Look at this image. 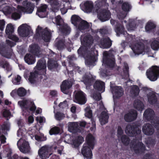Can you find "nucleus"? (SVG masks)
Wrapping results in <instances>:
<instances>
[{
    "label": "nucleus",
    "instance_id": "f257e3e1",
    "mask_svg": "<svg viewBox=\"0 0 159 159\" xmlns=\"http://www.w3.org/2000/svg\"><path fill=\"white\" fill-rule=\"evenodd\" d=\"M86 140V143L84 144L81 149V152L84 159H91L93 154L91 150L93 149L96 141L94 137L90 134L87 136Z\"/></svg>",
    "mask_w": 159,
    "mask_h": 159
},
{
    "label": "nucleus",
    "instance_id": "f03ea898",
    "mask_svg": "<svg viewBox=\"0 0 159 159\" xmlns=\"http://www.w3.org/2000/svg\"><path fill=\"white\" fill-rule=\"evenodd\" d=\"M23 6L18 5L17 9L12 12L11 18L15 20L19 19L20 17V13L23 12L27 14L31 13L34 11V5L27 0L24 1L22 2Z\"/></svg>",
    "mask_w": 159,
    "mask_h": 159
},
{
    "label": "nucleus",
    "instance_id": "7ed1b4c3",
    "mask_svg": "<svg viewBox=\"0 0 159 159\" xmlns=\"http://www.w3.org/2000/svg\"><path fill=\"white\" fill-rule=\"evenodd\" d=\"M48 2L50 3L52 7L53 12H57L58 11L59 9L62 14H64L67 12V9H71L70 2L72 0H65V3L62 4L61 2L54 0H46Z\"/></svg>",
    "mask_w": 159,
    "mask_h": 159
},
{
    "label": "nucleus",
    "instance_id": "20e7f679",
    "mask_svg": "<svg viewBox=\"0 0 159 159\" xmlns=\"http://www.w3.org/2000/svg\"><path fill=\"white\" fill-rule=\"evenodd\" d=\"M46 61L44 60H40L38 61L37 63L36 68L37 70L34 71V73H30V75L29 76L28 80L31 83H34L38 80L37 77V73L39 71L40 72L42 73L41 74L44 75L45 74L46 71Z\"/></svg>",
    "mask_w": 159,
    "mask_h": 159
},
{
    "label": "nucleus",
    "instance_id": "39448f33",
    "mask_svg": "<svg viewBox=\"0 0 159 159\" xmlns=\"http://www.w3.org/2000/svg\"><path fill=\"white\" fill-rule=\"evenodd\" d=\"M71 20L72 24L80 30H85L90 27V25L87 21L81 20L78 16L73 15Z\"/></svg>",
    "mask_w": 159,
    "mask_h": 159
},
{
    "label": "nucleus",
    "instance_id": "423d86ee",
    "mask_svg": "<svg viewBox=\"0 0 159 159\" xmlns=\"http://www.w3.org/2000/svg\"><path fill=\"white\" fill-rule=\"evenodd\" d=\"M133 42L130 44V47L132 49L135 55L140 54H144L145 51L144 46L143 43H139L138 41L134 39V37H132Z\"/></svg>",
    "mask_w": 159,
    "mask_h": 159
},
{
    "label": "nucleus",
    "instance_id": "0eeeda50",
    "mask_svg": "<svg viewBox=\"0 0 159 159\" xmlns=\"http://www.w3.org/2000/svg\"><path fill=\"white\" fill-rule=\"evenodd\" d=\"M146 74L147 78L150 80L156 81L159 77V67L152 66L147 70Z\"/></svg>",
    "mask_w": 159,
    "mask_h": 159
},
{
    "label": "nucleus",
    "instance_id": "6e6552de",
    "mask_svg": "<svg viewBox=\"0 0 159 159\" xmlns=\"http://www.w3.org/2000/svg\"><path fill=\"white\" fill-rule=\"evenodd\" d=\"M54 20L57 25L60 26V30L62 33L66 35L70 33V28L66 24L64 23L63 20L60 16L58 15L55 17Z\"/></svg>",
    "mask_w": 159,
    "mask_h": 159
},
{
    "label": "nucleus",
    "instance_id": "1a4fd4ad",
    "mask_svg": "<svg viewBox=\"0 0 159 159\" xmlns=\"http://www.w3.org/2000/svg\"><path fill=\"white\" fill-rule=\"evenodd\" d=\"M18 104L23 111L26 112L29 108L31 111H34L36 109V107L33 102L30 100L24 99L18 102Z\"/></svg>",
    "mask_w": 159,
    "mask_h": 159
},
{
    "label": "nucleus",
    "instance_id": "9d476101",
    "mask_svg": "<svg viewBox=\"0 0 159 159\" xmlns=\"http://www.w3.org/2000/svg\"><path fill=\"white\" fill-rule=\"evenodd\" d=\"M19 35L22 37H26L31 35L32 31L31 27L26 24H22L18 28Z\"/></svg>",
    "mask_w": 159,
    "mask_h": 159
},
{
    "label": "nucleus",
    "instance_id": "9b49d317",
    "mask_svg": "<svg viewBox=\"0 0 159 159\" xmlns=\"http://www.w3.org/2000/svg\"><path fill=\"white\" fill-rule=\"evenodd\" d=\"M17 145L19 150L23 153H28L30 148L28 141L24 138H21L17 142Z\"/></svg>",
    "mask_w": 159,
    "mask_h": 159
},
{
    "label": "nucleus",
    "instance_id": "f8f14e48",
    "mask_svg": "<svg viewBox=\"0 0 159 159\" xmlns=\"http://www.w3.org/2000/svg\"><path fill=\"white\" fill-rule=\"evenodd\" d=\"M74 101L80 105L85 104L87 101L86 95L81 91H75L74 94Z\"/></svg>",
    "mask_w": 159,
    "mask_h": 159
},
{
    "label": "nucleus",
    "instance_id": "ddd939ff",
    "mask_svg": "<svg viewBox=\"0 0 159 159\" xmlns=\"http://www.w3.org/2000/svg\"><path fill=\"white\" fill-rule=\"evenodd\" d=\"M42 33L41 38L45 42H49L50 39L51 34L47 29L42 30L41 27L38 26L36 29V35L34 36L36 38V36H40V34Z\"/></svg>",
    "mask_w": 159,
    "mask_h": 159
},
{
    "label": "nucleus",
    "instance_id": "4468645a",
    "mask_svg": "<svg viewBox=\"0 0 159 159\" xmlns=\"http://www.w3.org/2000/svg\"><path fill=\"white\" fill-rule=\"evenodd\" d=\"M6 0H0V10L6 16L10 15L15 11V8L11 6L6 5L5 2Z\"/></svg>",
    "mask_w": 159,
    "mask_h": 159
},
{
    "label": "nucleus",
    "instance_id": "2eb2a0df",
    "mask_svg": "<svg viewBox=\"0 0 159 159\" xmlns=\"http://www.w3.org/2000/svg\"><path fill=\"white\" fill-rule=\"evenodd\" d=\"M83 137L81 136L76 137L73 141L71 140V137L69 135H66L64 137V142L67 143L74 145L75 147H77L83 142Z\"/></svg>",
    "mask_w": 159,
    "mask_h": 159
},
{
    "label": "nucleus",
    "instance_id": "dca6fc26",
    "mask_svg": "<svg viewBox=\"0 0 159 159\" xmlns=\"http://www.w3.org/2000/svg\"><path fill=\"white\" fill-rule=\"evenodd\" d=\"M14 31L13 25L11 23L8 24L5 30L6 33L7 37L13 40L17 41L18 40V38L16 35L12 34Z\"/></svg>",
    "mask_w": 159,
    "mask_h": 159
},
{
    "label": "nucleus",
    "instance_id": "f3484780",
    "mask_svg": "<svg viewBox=\"0 0 159 159\" xmlns=\"http://www.w3.org/2000/svg\"><path fill=\"white\" fill-rule=\"evenodd\" d=\"M51 148L47 146L42 147L38 152V153L42 159H46L52 154Z\"/></svg>",
    "mask_w": 159,
    "mask_h": 159
},
{
    "label": "nucleus",
    "instance_id": "a211bd4d",
    "mask_svg": "<svg viewBox=\"0 0 159 159\" xmlns=\"http://www.w3.org/2000/svg\"><path fill=\"white\" fill-rule=\"evenodd\" d=\"M140 141L141 140H136L133 141L131 144V148L136 153L143 152L145 149L143 144Z\"/></svg>",
    "mask_w": 159,
    "mask_h": 159
},
{
    "label": "nucleus",
    "instance_id": "6ab92c4d",
    "mask_svg": "<svg viewBox=\"0 0 159 159\" xmlns=\"http://www.w3.org/2000/svg\"><path fill=\"white\" fill-rule=\"evenodd\" d=\"M111 91L114 98H119L122 96L123 94V91L120 86H114L111 84Z\"/></svg>",
    "mask_w": 159,
    "mask_h": 159
},
{
    "label": "nucleus",
    "instance_id": "aec40b11",
    "mask_svg": "<svg viewBox=\"0 0 159 159\" xmlns=\"http://www.w3.org/2000/svg\"><path fill=\"white\" fill-rule=\"evenodd\" d=\"M98 16L99 19L102 22L108 20L110 18V14L106 8L105 10L101 9L98 12Z\"/></svg>",
    "mask_w": 159,
    "mask_h": 159
},
{
    "label": "nucleus",
    "instance_id": "412c9836",
    "mask_svg": "<svg viewBox=\"0 0 159 159\" xmlns=\"http://www.w3.org/2000/svg\"><path fill=\"white\" fill-rule=\"evenodd\" d=\"M68 127L69 131L72 133L81 131V129L78 126V122H69L68 123Z\"/></svg>",
    "mask_w": 159,
    "mask_h": 159
},
{
    "label": "nucleus",
    "instance_id": "4be33fe9",
    "mask_svg": "<svg viewBox=\"0 0 159 159\" xmlns=\"http://www.w3.org/2000/svg\"><path fill=\"white\" fill-rule=\"evenodd\" d=\"M80 5L82 9L87 13L91 12L93 9V3L90 1H86Z\"/></svg>",
    "mask_w": 159,
    "mask_h": 159
},
{
    "label": "nucleus",
    "instance_id": "5701e85b",
    "mask_svg": "<svg viewBox=\"0 0 159 159\" xmlns=\"http://www.w3.org/2000/svg\"><path fill=\"white\" fill-rule=\"evenodd\" d=\"M108 52H103L102 65L103 64H107V66L110 67H112L115 65V60L113 58L112 60L108 59Z\"/></svg>",
    "mask_w": 159,
    "mask_h": 159
},
{
    "label": "nucleus",
    "instance_id": "b1692460",
    "mask_svg": "<svg viewBox=\"0 0 159 159\" xmlns=\"http://www.w3.org/2000/svg\"><path fill=\"white\" fill-rule=\"evenodd\" d=\"M137 116V114L136 111L131 110L125 116V120L128 122H130L135 120Z\"/></svg>",
    "mask_w": 159,
    "mask_h": 159
},
{
    "label": "nucleus",
    "instance_id": "393cba45",
    "mask_svg": "<svg viewBox=\"0 0 159 159\" xmlns=\"http://www.w3.org/2000/svg\"><path fill=\"white\" fill-rule=\"evenodd\" d=\"M72 85V83L70 81H63L61 85V89L62 92L65 94H67L68 89L71 87Z\"/></svg>",
    "mask_w": 159,
    "mask_h": 159
},
{
    "label": "nucleus",
    "instance_id": "a878e982",
    "mask_svg": "<svg viewBox=\"0 0 159 159\" xmlns=\"http://www.w3.org/2000/svg\"><path fill=\"white\" fill-rule=\"evenodd\" d=\"M47 6L46 5H42L38 9L36 14L40 17L44 18L47 16L45 12Z\"/></svg>",
    "mask_w": 159,
    "mask_h": 159
},
{
    "label": "nucleus",
    "instance_id": "bb28decb",
    "mask_svg": "<svg viewBox=\"0 0 159 159\" xmlns=\"http://www.w3.org/2000/svg\"><path fill=\"white\" fill-rule=\"evenodd\" d=\"M104 83L98 80L96 81L94 85V88L96 90L101 93L103 92L105 90Z\"/></svg>",
    "mask_w": 159,
    "mask_h": 159
},
{
    "label": "nucleus",
    "instance_id": "cd10ccee",
    "mask_svg": "<svg viewBox=\"0 0 159 159\" xmlns=\"http://www.w3.org/2000/svg\"><path fill=\"white\" fill-rule=\"evenodd\" d=\"M81 41L82 44L84 46H87L93 43V39L90 35L84 37L82 36L81 37Z\"/></svg>",
    "mask_w": 159,
    "mask_h": 159
},
{
    "label": "nucleus",
    "instance_id": "c85d7f7f",
    "mask_svg": "<svg viewBox=\"0 0 159 159\" xmlns=\"http://www.w3.org/2000/svg\"><path fill=\"white\" fill-rule=\"evenodd\" d=\"M143 132L146 135H150L153 134L154 129L150 124L144 125L142 129Z\"/></svg>",
    "mask_w": 159,
    "mask_h": 159
},
{
    "label": "nucleus",
    "instance_id": "c756f323",
    "mask_svg": "<svg viewBox=\"0 0 159 159\" xmlns=\"http://www.w3.org/2000/svg\"><path fill=\"white\" fill-rule=\"evenodd\" d=\"M109 116L107 113L103 111L99 116V120L101 125H104L108 122Z\"/></svg>",
    "mask_w": 159,
    "mask_h": 159
},
{
    "label": "nucleus",
    "instance_id": "7c9ffc66",
    "mask_svg": "<svg viewBox=\"0 0 159 159\" xmlns=\"http://www.w3.org/2000/svg\"><path fill=\"white\" fill-rule=\"evenodd\" d=\"M148 91L147 98L149 102L151 104L155 103L157 101V99L154 92L152 91Z\"/></svg>",
    "mask_w": 159,
    "mask_h": 159
},
{
    "label": "nucleus",
    "instance_id": "2f4dec72",
    "mask_svg": "<svg viewBox=\"0 0 159 159\" xmlns=\"http://www.w3.org/2000/svg\"><path fill=\"white\" fill-rule=\"evenodd\" d=\"M18 124L19 129L17 131V135L18 137H21L24 135L26 133L25 130L23 126V124L21 121H18Z\"/></svg>",
    "mask_w": 159,
    "mask_h": 159
},
{
    "label": "nucleus",
    "instance_id": "473e14b6",
    "mask_svg": "<svg viewBox=\"0 0 159 159\" xmlns=\"http://www.w3.org/2000/svg\"><path fill=\"white\" fill-rule=\"evenodd\" d=\"M25 61L28 64H34L36 61L34 57L31 54H27L24 57Z\"/></svg>",
    "mask_w": 159,
    "mask_h": 159
},
{
    "label": "nucleus",
    "instance_id": "72a5a7b5",
    "mask_svg": "<svg viewBox=\"0 0 159 159\" xmlns=\"http://www.w3.org/2000/svg\"><path fill=\"white\" fill-rule=\"evenodd\" d=\"M111 43L109 38L102 39L100 43V47L103 48H109L111 45Z\"/></svg>",
    "mask_w": 159,
    "mask_h": 159
},
{
    "label": "nucleus",
    "instance_id": "f704fd0d",
    "mask_svg": "<svg viewBox=\"0 0 159 159\" xmlns=\"http://www.w3.org/2000/svg\"><path fill=\"white\" fill-rule=\"evenodd\" d=\"M96 3V6L97 7L99 8V9H100V8H100V10L101 9L104 10L103 8L102 7H105L106 8L108 6V5L107 3L106 2V0H98L95 2ZM100 10H99V11ZM99 11H98V12Z\"/></svg>",
    "mask_w": 159,
    "mask_h": 159
},
{
    "label": "nucleus",
    "instance_id": "c9c22d12",
    "mask_svg": "<svg viewBox=\"0 0 159 159\" xmlns=\"http://www.w3.org/2000/svg\"><path fill=\"white\" fill-rule=\"evenodd\" d=\"M8 47L3 44V43L0 44V54L2 56L7 57L9 58L10 56H7V48Z\"/></svg>",
    "mask_w": 159,
    "mask_h": 159
},
{
    "label": "nucleus",
    "instance_id": "e433bc0d",
    "mask_svg": "<svg viewBox=\"0 0 159 159\" xmlns=\"http://www.w3.org/2000/svg\"><path fill=\"white\" fill-rule=\"evenodd\" d=\"M92 80V75H89L88 76H84L83 78L82 81H83L86 86V88L90 85Z\"/></svg>",
    "mask_w": 159,
    "mask_h": 159
},
{
    "label": "nucleus",
    "instance_id": "4c0bfd02",
    "mask_svg": "<svg viewBox=\"0 0 159 159\" xmlns=\"http://www.w3.org/2000/svg\"><path fill=\"white\" fill-rule=\"evenodd\" d=\"M134 107L139 111H142L144 108L143 103L139 100H137L134 101Z\"/></svg>",
    "mask_w": 159,
    "mask_h": 159
},
{
    "label": "nucleus",
    "instance_id": "58836bf2",
    "mask_svg": "<svg viewBox=\"0 0 159 159\" xmlns=\"http://www.w3.org/2000/svg\"><path fill=\"white\" fill-rule=\"evenodd\" d=\"M154 114L153 111L151 109H149L145 111L143 116L145 118L149 120L153 117Z\"/></svg>",
    "mask_w": 159,
    "mask_h": 159
},
{
    "label": "nucleus",
    "instance_id": "ea45409f",
    "mask_svg": "<svg viewBox=\"0 0 159 159\" xmlns=\"http://www.w3.org/2000/svg\"><path fill=\"white\" fill-rule=\"evenodd\" d=\"M115 30L118 35H120V34H125V33H126V32L124 31V27L122 25L118 24H116V27Z\"/></svg>",
    "mask_w": 159,
    "mask_h": 159
},
{
    "label": "nucleus",
    "instance_id": "a19ab883",
    "mask_svg": "<svg viewBox=\"0 0 159 159\" xmlns=\"http://www.w3.org/2000/svg\"><path fill=\"white\" fill-rule=\"evenodd\" d=\"M124 67L123 73L124 76L123 78L124 79H128L129 77L128 73L129 68L128 65L126 63H124Z\"/></svg>",
    "mask_w": 159,
    "mask_h": 159
},
{
    "label": "nucleus",
    "instance_id": "79ce46f5",
    "mask_svg": "<svg viewBox=\"0 0 159 159\" xmlns=\"http://www.w3.org/2000/svg\"><path fill=\"white\" fill-rule=\"evenodd\" d=\"M21 77L19 75H16L13 77L12 82L14 85H19L20 84Z\"/></svg>",
    "mask_w": 159,
    "mask_h": 159
},
{
    "label": "nucleus",
    "instance_id": "37998d69",
    "mask_svg": "<svg viewBox=\"0 0 159 159\" xmlns=\"http://www.w3.org/2000/svg\"><path fill=\"white\" fill-rule=\"evenodd\" d=\"M0 65L2 67L6 69L8 71H11L12 69L11 66L6 61L3 62L2 63H1Z\"/></svg>",
    "mask_w": 159,
    "mask_h": 159
},
{
    "label": "nucleus",
    "instance_id": "c03bdc74",
    "mask_svg": "<svg viewBox=\"0 0 159 159\" xmlns=\"http://www.w3.org/2000/svg\"><path fill=\"white\" fill-rule=\"evenodd\" d=\"M156 25L153 22H149L147 24L145 29L146 31H149L152 29L155 28Z\"/></svg>",
    "mask_w": 159,
    "mask_h": 159
},
{
    "label": "nucleus",
    "instance_id": "a18cd8bd",
    "mask_svg": "<svg viewBox=\"0 0 159 159\" xmlns=\"http://www.w3.org/2000/svg\"><path fill=\"white\" fill-rule=\"evenodd\" d=\"M85 111V116L86 117L90 118L92 116V112L90 108L89 107H87L84 109Z\"/></svg>",
    "mask_w": 159,
    "mask_h": 159
},
{
    "label": "nucleus",
    "instance_id": "49530a36",
    "mask_svg": "<svg viewBox=\"0 0 159 159\" xmlns=\"http://www.w3.org/2000/svg\"><path fill=\"white\" fill-rule=\"evenodd\" d=\"M59 128L57 127H55L50 129L49 133L50 135H52L58 134L59 133Z\"/></svg>",
    "mask_w": 159,
    "mask_h": 159
},
{
    "label": "nucleus",
    "instance_id": "de8ad7c7",
    "mask_svg": "<svg viewBox=\"0 0 159 159\" xmlns=\"http://www.w3.org/2000/svg\"><path fill=\"white\" fill-rule=\"evenodd\" d=\"M26 93V90L23 88L20 87L17 89V94L20 96L25 95Z\"/></svg>",
    "mask_w": 159,
    "mask_h": 159
},
{
    "label": "nucleus",
    "instance_id": "09e8293b",
    "mask_svg": "<svg viewBox=\"0 0 159 159\" xmlns=\"http://www.w3.org/2000/svg\"><path fill=\"white\" fill-rule=\"evenodd\" d=\"M54 116L56 120H60L65 117V114L60 112H57L55 114Z\"/></svg>",
    "mask_w": 159,
    "mask_h": 159
},
{
    "label": "nucleus",
    "instance_id": "8fccbe9b",
    "mask_svg": "<svg viewBox=\"0 0 159 159\" xmlns=\"http://www.w3.org/2000/svg\"><path fill=\"white\" fill-rule=\"evenodd\" d=\"M39 48L38 46L36 45L33 46L32 48V52L35 54V55H36L38 57H40L39 55V53L40 52Z\"/></svg>",
    "mask_w": 159,
    "mask_h": 159
},
{
    "label": "nucleus",
    "instance_id": "3c124183",
    "mask_svg": "<svg viewBox=\"0 0 159 159\" xmlns=\"http://www.w3.org/2000/svg\"><path fill=\"white\" fill-rule=\"evenodd\" d=\"M54 149L57 151L58 153L61 155L62 153V151H63L64 147L63 146L59 145L57 144V145L54 147Z\"/></svg>",
    "mask_w": 159,
    "mask_h": 159
},
{
    "label": "nucleus",
    "instance_id": "603ef678",
    "mask_svg": "<svg viewBox=\"0 0 159 159\" xmlns=\"http://www.w3.org/2000/svg\"><path fill=\"white\" fill-rule=\"evenodd\" d=\"M96 58L97 57H96L93 56V57H90L88 59H86L85 61L86 64L90 65L91 63L96 61Z\"/></svg>",
    "mask_w": 159,
    "mask_h": 159
},
{
    "label": "nucleus",
    "instance_id": "864d4df0",
    "mask_svg": "<svg viewBox=\"0 0 159 159\" xmlns=\"http://www.w3.org/2000/svg\"><path fill=\"white\" fill-rule=\"evenodd\" d=\"M121 142L125 145H127L129 143V139L125 135H123L121 138Z\"/></svg>",
    "mask_w": 159,
    "mask_h": 159
},
{
    "label": "nucleus",
    "instance_id": "5fc2aeb1",
    "mask_svg": "<svg viewBox=\"0 0 159 159\" xmlns=\"http://www.w3.org/2000/svg\"><path fill=\"white\" fill-rule=\"evenodd\" d=\"M130 8V5L128 3L125 2L123 3L122 6V9L125 12L128 11Z\"/></svg>",
    "mask_w": 159,
    "mask_h": 159
},
{
    "label": "nucleus",
    "instance_id": "6e6d98bb",
    "mask_svg": "<svg viewBox=\"0 0 159 159\" xmlns=\"http://www.w3.org/2000/svg\"><path fill=\"white\" fill-rule=\"evenodd\" d=\"M139 90L138 87L136 86H134L132 88L131 93L134 96L137 95L139 93Z\"/></svg>",
    "mask_w": 159,
    "mask_h": 159
},
{
    "label": "nucleus",
    "instance_id": "4d7b16f0",
    "mask_svg": "<svg viewBox=\"0 0 159 159\" xmlns=\"http://www.w3.org/2000/svg\"><path fill=\"white\" fill-rule=\"evenodd\" d=\"M56 62L52 60H50L48 62V67L50 69H51L52 68L56 66Z\"/></svg>",
    "mask_w": 159,
    "mask_h": 159
},
{
    "label": "nucleus",
    "instance_id": "13d9d810",
    "mask_svg": "<svg viewBox=\"0 0 159 159\" xmlns=\"http://www.w3.org/2000/svg\"><path fill=\"white\" fill-rule=\"evenodd\" d=\"M131 126L130 125H128L126 126L125 130V132L126 134L130 136H132V131H131Z\"/></svg>",
    "mask_w": 159,
    "mask_h": 159
},
{
    "label": "nucleus",
    "instance_id": "bf43d9fd",
    "mask_svg": "<svg viewBox=\"0 0 159 159\" xmlns=\"http://www.w3.org/2000/svg\"><path fill=\"white\" fill-rule=\"evenodd\" d=\"M2 115L3 116L5 117H10L11 116V114L8 110L4 109Z\"/></svg>",
    "mask_w": 159,
    "mask_h": 159
},
{
    "label": "nucleus",
    "instance_id": "052dcab7",
    "mask_svg": "<svg viewBox=\"0 0 159 159\" xmlns=\"http://www.w3.org/2000/svg\"><path fill=\"white\" fill-rule=\"evenodd\" d=\"M59 106L61 108L67 109L68 108V105L66 101L62 102H61L59 104Z\"/></svg>",
    "mask_w": 159,
    "mask_h": 159
},
{
    "label": "nucleus",
    "instance_id": "680f3d73",
    "mask_svg": "<svg viewBox=\"0 0 159 159\" xmlns=\"http://www.w3.org/2000/svg\"><path fill=\"white\" fill-rule=\"evenodd\" d=\"M93 97L96 100H99L101 99V95L99 93H93Z\"/></svg>",
    "mask_w": 159,
    "mask_h": 159
},
{
    "label": "nucleus",
    "instance_id": "e2e57ef3",
    "mask_svg": "<svg viewBox=\"0 0 159 159\" xmlns=\"http://www.w3.org/2000/svg\"><path fill=\"white\" fill-rule=\"evenodd\" d=\"M36 120L40 123H42L45 122V119L43 117L38 116L36 117Z\"/></svg>",
    "mask_w": 159,
    "mask_h": 159
},
{
    "label": "nucleus",
    "instance_id": "0e129e2a",
    "mask_svg": "<svg viewBox=\"0 0 159 159\" xmlns=\"http://www.w3.org/2000/svg\"><path fill=\"white\" fill-rule=\"evenodd\" d=\"M2 127L3 129L8 130L9 128L10 124L8 122L5 123L2 125Z\"/></svg>",
    "mask_w": 159,
    "mask_h": 159
},
{
    "label": "nucleus",
    "instance_id": "69168bd1",
    "mask_svg": "<svg viewBox=\"0 0 159 159\" xmlns=\"http://www.w3.org/2000/svg\"><path fill=\"white\" fill-rule=\"evenodd\" d=\"M117 134L118 135V137L119 138L121 136V135L123 133V131L122 129V128L120 126H118L117 129Z\"/></svg>",
    "mask_w": 159,
    "mask_h": 159
},
{
    "label": "nucleus",
    "instance_id": "338daca9",
    "mask_svg": "<svg viewBox=\"0 0 159 159\" xmlns=\"http://www.w3.org/2000/svg\"><path fill=\"white\" fill-rule=\"evenodd\" d=\"M5 25V21L3 20H0V30H3Z\"/></svg>",
    "mask_w": 159,
    "mask_h": 159
},
{
    "label": "nucleus",
    "instance_id": "774afa93",
    "mask_svg": "<svg viewBox=\"0 0 159 159\" xmlns=\"http://www.w3.org/2000/svg\"><path fill=\"white\" fill-rule=\"evenodd\" d=\"M126 15V12H125L124 13H121L118 14V16L119 19H122L125 17Z\"/></svg>",
    "mask_w": 159,
    "mask_h": 159
}]
</instances>
